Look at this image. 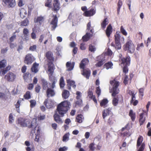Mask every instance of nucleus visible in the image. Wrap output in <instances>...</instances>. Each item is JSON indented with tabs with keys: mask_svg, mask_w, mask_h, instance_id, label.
Here are the masks:
<instances>
[{
	"mask_svg": "<svg viewBox=\"0 0 151 151\" xmlns=\"http://www.w3.org/2000/svg\"><path fill=\"white\" fill-rule=\"evenodd\" d=\"M130 58L129 56L121 58V64L123 66H129L130 63Z\"/></svg>",
	"mask_w": 151,
	"mask_h": 151,
	"instance_id": "1a4fd4ad",
	"label": "nucleus"
},
{
	"mask_svg": "<svg viewBox=\"0 0 151 151\" xmlns=\"http://www.w3.org/2000/svg\"><path fill=\"white\" fill-rule=\"evenodd\" d=\"M51 2V0H47L45 4V6L49 7L50 6V4Z\"/></svg>",
	"mask_w": 151,
	"mask_h": 151,
	"instance_id": "69168bd1",
	"label": "nucleus"
},
{
	"mask_svg": "<svg viewBox=\"0 0 151 151\" xmlns=\"http://www.w3.org/2000/svg\"><path fill=\"white\" fill-rule=\"evenodd\" d=\"M120 31L121 33L124 36H127V33L126 30L124 29L123 26H121L120 28Z\"/></svg>",
	"mask_w": 151,
	"mask_h": 151,
	"instance_id": "a18cd8bd",
	"label": "nucleus"
},
{
	"mask_svg": "<svg viewBox=\"0 0 151 151\" xmlns=\"http://www.w3.org/2000/svg\"><path fill=\"white\" fill-rule=\"evenodd\" d=\"M53 80L52 81V87L53 88H55V84L56 82L57 81V80L56 78H53Z\"/></svg>",
	"mask_w": 151,
	"mask_h": 151,
	"instance_id": "e2e57ef3",
	"label": "nucleus"
},
{
	"mask_svg": "<svg viewBox=\"0 0 151 151\" xmlns=\"http://www.w3.org/2000/svg\"><path fill=\"white\" fill-rule=\"evenodd\" d=\"M26 12V10L24 9H21L20 10V15L22 18L25 17V14H24V13Z\"/></svg>",
	"mask_w": 151,
	"mask_h": 151,
	"instance_id": "58836bf2",
	"label": "nucleus"
},
{
	"mask_svg": "<svg viewBox=\"0 0 151 151\" xmlns=\"http://www.w3.org/2000/svg\"><path fill=\"white\" fill-rule=\"evenodd\" d=\"M95 144L94 142L91 143L89 146V148L90 150L94 151L95 150V147L94 146Z\"/></svg>",
	"mask_w": 151,
	"mask_h": 151,
	"instance_id": "de8ad7c7",
	"label": "nucleus"
},
{
	"mask_svg": "<svg viewBox=\"0 0 151 151\" xmlns=\"http://www.w3.org/2000/svg\"><path fill=\"white\" fill-rule=\"evenodd\" d=\"M124 49L128 52L133 53L134 52L135 47L132 41L130 40L128 41L124 45Z\"/></svg>",
	"mask_w": 151,
	"mask_h": 151,
	"instance_id": "39448f33",
	"label": "nucleus"
},
{
	"mask_svg": "<svg viewBox=\"0 0 151 151\" xmlns=\"http://www.w3.org/2000/svg\"><path fill=\"white\" fill-rule=\"evenodd\" d=\"M109 23V20L108 18H105L101 24V28L103 29H104Z\"/></svg>",
	"mask_w": 151,
	"mask_h": 151,
	"instance_id": "4be33fe9",
	"label": "nucleus"
},
{
	"mask_svg": "<svg viewBox=\"0 0 151 151\" xmlns=\"http://www.w3.org/2000/svg\"><path fill=\"white\" fill-rule=\"evenodd\" d=\"M29 22V21L27 18L22 21L21 22V26H26L28 25Z\"/></svg>",
	"mask_w": 151,
	"mask_h": 151,
	"instance_id": "c9c22d12",
	"label": "nucleus"
},
{
	"mask_svg": "<svg viewBox=\"0 0 151 151\" xmlns=\"http://www.w3.org/2000/svg\"><path fill=\"white\" fill-rule=\"evenodd\" d=\"M36 131H37L36 133H35L36 138L35 139V141L37 142H38L39 141V137L38 135H39V133L40 132V130L38 127H35L32 129L31 131V133L32 134L35 133H36Z\"/></svg>",
	"mask_w": 151,
	"mask_h": 151,
	"instance_id": "4468645a",
	"label": "nucleus"
},
{
	"mask_svg": "<svg viewBox=\"0 0 151 151\" xmlns=\"http://www.w3.org/2000/svg\"><path fill=\"white\" fill-rule=\"evenodd\" d=\"M35 30V28H33L32 29L33 32L31 34V36L32 38L33 39H35L36 38V35L34 32Z\"/></svg>",
	"mask_w": 151,
	"mask_h": 151,
	"instance_id": "3c124183",
	"label": "nucleus"
},
{
	"mask_svg": "<svg viewBox=\"0 0 151 151\" xmlns=\"http://www.w3.org/2000/svg\"><path fill=\"white\" fill-rule=\"evenodd\" d=\"M18 122L22 127H28L29 128H35L37 127L36 119H33L30 124V120L28 119H24L22 118H19L18 119Z\"/></svg>",
	"mask_w": 151,
	"mask_h": 151,
	"instance_id": "20e7f679",
	"label": "nucleus"
},
{
	"mask_svg": "<svg viewBox=\"0 0 151 151\" xmlns=\"http://www.w3.org/2000/svg\"><path fill=\"white\" fill-rule=\"evenodd\" d=\"M112 32V28L111 24H109L107 26L106 31V36L109 37Z\"/></svg>",
	"mask_w": 151,
	"mask_h": 151,
	"instance_id": "412c9836",
	"label": "nucleus"
},
{
	"mask_svg": "<svg viewBox=\"0 0 151 151\" xmlns=\"http://www.w3.org/2000/svg\"><path fill=\"white\" fill-rule=\"evenodd\" d=\"M14 121L13 116L12 114H10L9 116V122L10 123H12Z\"/></svg>",
	"mask_w": 151,
	"mask_h": 151,
	"instance_id": "bf43d9fd",
	"label": "nucleus"
},
{
	"mask_svg": "<svg viewBox=\"0 0 151 151\" xmlns=\"http://www.w3.org/2000/svg\"><path fill=\"white\" fill-rule=\"evenodd\" d=\"M6 61L5 60H3L1 61H0V68L4 67L6 65Z\"/></svg>",
	"mask_w": 151,
	"mask_h": 151,
	"instance_id": "c03bdc74",
	"label": "nucleus"
},
{
	"mask_svg": "<svg viewBox=\"0 0 151 151\" xmlns=\"http://www.w3.org/2000/svg\"><path fill=\"white\" fill-rule=\"evenodd\" d=\"M108 102V101L106 99H104L102 100L100 103V106L102 107H105L106 105Z\"/></svg>",
	"mask_w": 151,
	"mask_h": 151,
	"instance_id": "7c9ffc66",
	"label": "nucleus"
},
{
	"mask_svg": "<svg viewBox=\"0 0 151 151\" xmlns=\"http://www.w3.org/2000/svg\"><path fill=\"white\" fill-rule=\"evenodd\" d=\"M96 50V47L95 46L92 45H89L88 50L91 52H94Z\"/></svg>",
	"mask_w": 151,
	"mask_h": 151,
	"instance_id": "ea45409f",
	"label": "nucleus"
},
{
	"mask_svg": "<svg viewBox=\"0 0 151 151\" xmlns=\"http://www.w3.org/2000/svg\"><path fill=\"white\" fill-rule=\"evenodd\" d=\"M115 121V120L114 117L113 116H112L109 118L108 122L110 124H112L114 123Z\"/></svg>",
	"mask_w": 151,
	"mask_h": 151,
	"instance_id": "4c0bfd02",
	"label": "nucleus"
},
{
	"mask_svg": "<svg viewBox=\"0 0 151 151\" xmlns=\"http://www.w3.org/2000/svg\"><path fill=\"white\" fill-rule=\"evenodd\" d=\"M128 126V124H127L121 129L122 132L121 133V135L123 137H129L131 135L129 129H127Z\"/></svg>",
	"mask_w": 151,
	"mask_h": 151,
	"instance_id": "9d476101",
	"label": "nucleus"
},
{
	"mask_svg": "<svg viewBox=\"0 0 151 151\" xmlns=\"http://www.w3.org/2000/svg\"><path fill=\"white\" fill-rule=\"evenodd\" d=\"M24 97L26 99H28L30 98L31 96L30 92L29 91L27 92L25 94L24 96Z\"/></svg>",
	"mask_w": 151,
	"mask_h": 151,
	"instance_id": "864d4df0",
	"label": "nucleus"
},
{
	"mask_svg": "<svg viewBox=\"0 0 151 151\" xmlns=\"http://www.w3.org/2000/svg\"><path fill=\"white\" fill-rule=\"evenodd\" d=\"M16 75L13 73L9 72L5 76V78L9 82L13 81L15 79Z\"/></svg>",
	"mask_w": 151,
	"mask_h": 151,
	"instance_id": "ddd939ff",
	"label": "nucleus"
},
{
	"mask_svg": "<svg viewBox=\"0 0 151 151\" xmlns=\"http://www.w3.org/2000/svg\"><path fill=\"white\" fill-rule=\"evenodd\" d=\"M36 45H34L30 47L29 50L32 51H34L36 50Z\"/></svg>",
	"mask_w": 151,
	"mask_h": 151,
	"instance_id": "680f3d73",
	"label": "nucleus"
},
{
	"mask_svg": "<svg viewBox=\"0 0 151 151\" xmlns=\"http://www.w3.org/2000/svg\"><path fill=\"white\" fill-rule=\"evenodd\" d=\"M38 64L36 63H34L33 65L32 68H31V71L35 73H37L38 71Z\"/></svg>",
	"mask_w": 151,
	"mask_h": 151,
	"instance_id": "393cba45",
	"label": "nucleus"
},
{
	"mask_svg": "<svg viewBox=\"0 0 151 151\" xmlns=\"http://www.w3.org/2000/svg\"><path fill=\"white\" fill-rule=\"evenodd\" d=\"M75 63L74 62L68 61L67 62V70L70 71L73 70L74 68Z\"/></svg>",
	"mask_w": 151,
	"mask_h": 151,
	"instance_id": "a211bd4d",
	"label": "nucleus"
},
{
	"mask_svg": "<svg viewBox=\"0 0 151 151\" xmlns=\"http://www.w3.org/2000/svg\"><path fill=\"white\" fill-rule=\"evenodd\" d=\"M57 111L55 112V113L54 116L55 121L58 123H61L62 121L58 115L59 114L61 116H63L64 114L66 112V101H65L62 102L58 105L57 107Z\"/></svg>",
	"mask_w": 151,
	"mask_h": 151,
	"instance_id": "f03ea898",
	"label": "nucleus"
},
{
	"mask_svg": "<svg viewBox=\"0 0 151 151\" xmlns=\"http://www.w3.org/2000/svg\"><path fill=\"white\" fill-rule=\"evenodd\" d=\"M101 90L100 87L98 86L96 88V93L97 94L98 97H99L101 94Z\"/></svg>",
	"mask_w": 151,
	"mask_h": 151,
	"instance_id": "37998d69",
	"label": "nucleus"
},
{
	"mask_svg": "<svg viewBox=\"0 0 151 151\" xmlns=\"http://www.w3.org/2000/svg\"><path fill=\"white\" fill-rule=\"evenodd\" d=\"M46 56L47 59L49 60L50 61L48 63V73L49 74L50 78H52V77L54 68V65L52 63L53 60V58L52 57V54L51 51L47 52L46 54Z\"/></svg>",
	"mask_w": 151,
	"mask_h": 151,
	"instance_id": "7ed1b4c3",
	"label": "nucleus"
},
{
	"mask_svg": "<svg viewBox=\"0 0 151 151\" xmlns=\"http://www.w3.org/2000/svg\"><path fill=\"white\" fill-rule=\"evenodd\" d=\"M88 63L89 60L88 59L84 58L83 59L80 64L79 67L81 69H83Z\"/></svg>",
	"mask_w": 151,
	"mask_h": 151,
	"instance_id": "6ab92c4d",
	"label": "nucleus"
},
{
	"mask_svg": "<svg viewBox=\"0 0 151 151\" xmlns=\"http://www.w3.org/2000/svg\"><path fill=\"white\" fill-rule=\"evenodd\" d=\"M143 141V138L141 136H139L137 141V148L139 147L137 151H143L145 149V145L144 143H142Z\"/></svg>",
	"mask_w": 151,
	"mask_h": 151,
	"instance_id": "423d86ee",
	"label": "nucleus"
},
{
	"mask_svg": "<svg viewBox=\"0 0 151 151\" xmlns=\"http://www.w3.org/2000/svg\"><path fill=\"white\" fill-rule=\"evenodd\" d=\"M128 80L129 79L127 75H125L124 76V80L123 81V83L125 85L127 84Z\"/></svg>",
	"mask_w": 151,
	"mask_h": 151,
	"instance_id": "8fccbe9b",
	"label": "nucleus"
},
{
	"mask_svg": "<svg viewBox=\"0 0 151 151\" xmlns=\"http://www.w3.org/2000/svg\"><path fill=\"white\" fill-rule=\"evenodd\" d=\"M48 99H46L44 102V104L45 105L46 107L48 109L51 108L53 106V102L52 100H50L47 102Z\"/></svg>",
	"mask_w": 151,
	"mask_h": 151,
	"instance_id": "aec40b11",
	"label": "nucleus"
},
{
	"mask_svg": "<svg viewBox=\"0 0 151 151\" xmlns=\"http://www.w3.org/2000/svg\"><path fill=\"white\" fill-rule=\"evenodd\" d=\"M34 57L31 54H27L25 56L24 63L26 64L29 65L31 64L35 60Z\"/></svg>",
	"mask_w": 151,
	"mask_h": 151,
	"instance_id": "0eeeda50",
	"label": "nucleus"
},
{
	"mask_svg": "<svg viewBox=\"0 0 151 151\" xmlns=\"http://www.w3.org/2000/svg\"><path fill=\"white\" fill-rule=\"evenodd\" d=\"M145 120V114L144 112H142L139 115V122L140 126L143 125L144 124Z\"/></svg>",
	"mask_w": 151,
	"mask_h": 151,
	"instance_id": "2eb2a0df",
	"label": "nucleus"
},
{
	"mask_svg": "<svg viewBox=\"0 0 151 151\" xmlns=\"http://www.w3.org/2000/svg\"><path fill=\"white\" fill-rule=\"evenodd\" d=\"M30 106L31 108H33L35 106L36 104V101L35 100H32L30 101Z\"/></svg>",
	"mask_w": 151,
	"mask_h": 151,
	"instance_id": "09e8293b",
	"label": "nucleus"
},
{
	"mask_svg": "<svg viewBox=\"0 0 151 151\" xmlns=\"http://www.w3.org/2000/svg\"><path fill=\"white\" fill-rule=\"evenodd\" d=\"M112 52L111 50L109 48H108L107 50V51L106 52V54L108 55L111 56L112 55Z\"/></svg>",
	"mask_w": 151,
	"mask_h": 151,
	"instance_id": "774afa93",
	"label": "nucleus"
},
{
	"mask_svg": "<svg viewBox=\"0 0 151 151\" xmlns=\"http://www.w3.org/2000/svg\"><path fill=\"white\" fill-rule=\"evenodd\" d=\"M8 71L5 69H4L1 70L0 72L1 74L2 75H4Z\"/></svg>",
	"mask_w": 151,
	"mask_h": 151,
	"instance_id": "338daca9",
	"label": "nucleus"
},
{
	"mask_svg": "<svg viewBox=\"0 0 151 151\" xmlns=\"http://www.w3.org/2000/svg\"><path fill=\"white\" fill-rule=\"evenodd\" d=\"M47 93L48 97H49L50 96H53L55 94L54 90L50 88L47 89Z\"/></svg>",
	"mask_w": 151,
	"mask_h": 151,
	"instance_id": "c756f323",
	"label": "nucleus"
},
{
	"mask_svg": "<svg viewBox=\"0 0 151 151\" xmlns=\"http://www.w3.org/2000/svg\"><path fill=\"white\" fill-rule=\"evenodd\" d=\"M75 103L76 105L80 106L82 104V100L81 99L77 100Z\"/></svg>",
	"mask_w": 151,
	"mask_h": 151,
	"instance_id": "6e6d98bb",
	"label": "nucleus"
},
{
	"mask_svg": "<svg viewBox=\"0 0 151 151\" xmlns=\"http://www.w3.org/2000/svg\"><path fill=\"white\" fill-rule=\"evenodd\" d=\"M88 96L89 98L90 99H92V97L94 96L93 92L91 89L89 88L88 91Z\"/></svg>",
	"mask_w": 151,
	"mask_h": 151,
	"instance_id": "e433bc0d",
	"label": "nucleus"
},
{
	"mask_svg": "<svg viewBox=\"0 0 151 151\" xmlns=\"http://www.w3.org/2000/svg\"><path fill=\"white\" fill-rule=\"evenodd\" d=\"M83 116L81 114H78L76 117L77 122L79 123H81Z\"/></svg>",
	"mask_w": 151,
	"mask_h": 151,
	"instance_id": "f704fd0d",
	"label": "nucleus"
},
{
	"mask_svg": "<svg viewBox=\"0 0 151 151\" xmlns=\"http://www.w3.org/2000/svg\"><path fill=\"white\" fill-rule=\"evenodd\" d=\"M111 112V109L108 108L105 109L103 112L102 117L103 119H105V117L109 114Z\"/></svg>",
	"mask_w": 151,
	"mask_h": 151,
	"instance_id": "c85d7f7f",
	"label": "nucleus"
},
{
	"mask_svg": "<svg viewBox=\"0 0 151 151\" xmlns=\"http://www.w3.org/2000/svg\"><path fill=\"white\" fill-rule=\"evenodd\" d=\"M138 103V101L137 100H133L132 102V99L130 101V103L131 104H132L134 106H135L137 105Z\"/></svg>",
	"mask_w": 151,
	"mask_h": 151,
	"instance_id": "052dcab7",
	"label": "nucleus"
},
{
	"mask_svg": "<svg viewBox=\"0 0 151 151\" xmlns=\"http://www.w3.org/2000/svg\"><path fill=\"white\" fill-rule=\"evenodd\" d=\"M114 39L115 43V48L117 49H120L121 47L120 41V35L118 32H116L114 35Z\"/></svg>",
	"mask_w": 151,
	"mask_h": 151,
	"instance_id": "6e6552de",
	"label": "nucleus"
},
{
	"mask_svg": "<svg viewBox=\"0 0 151 151\" xmlns=\"http://www.w3.org/2000/svg\"><path fill=\"white\" fill-rule=\"evenodd\" d=\"M124 66V67L123 68V72L125 74L127 73L128 72V66Z\"/></svg>",
	"mask_w": 151,
	"mask_h": 151,
	"instance_id": "603ef678",
	"label": "nucleus"
},
{
	"mask_svg": "<svg viewBox=\"0 0 151 151\" xmlns=\"http://www.w3.org/2000/svg\"><path fill=\"white\" fill-rule=\"evenodd\" d=\"M82 69L81 74L86 79H88L91 75V71L88 68L85 69L84 68Z\"/></svg>",
	"mask_w": 151,
	"mask_h": 151,
	"instance_id": "f8f14e48",
	"label": "nucleus"
},
{
	"mask_svg": "<svg viewBox=\"0 0 151 151\" xmlns=\"http://www.w3.org/2000/svg\"><path fill=\"white\" fill-rule=\"evenodd\" d=\"M96 13V10L93 8L84 12L83 15L86 17H90Z\"/></svg>",
	"mask_w": 151,
	"mask_h": 151,
	"instance_id": "9b49d317",
	"label": "nucleus"
},
{
	"mask_svg": "<svg viewBox=\"0 0 151 151\" xmlns=\"http://www.w3.org/2000/svg\"><path fill=\"white\" fill-rule=\"evenodd\" d=\"M103 64V62L101 60L98 62V63L96 64L95 65L96 67H100Z\"/></svg>",
	"mask_w": 151,
	"mask_h": 151,
	"instance_id": "13d9d810",
	"label": "nucleus"
},
{
	"mask_svg": "<svg viewBox=\"0 0 151 151\" xmlns=\"http://www.w3.org/2000/svg\"><path fill=\"white\" fill-rule=\"evenodd\" d=\"M29 32V30L27 28L24 29L23 33L25 37H27L28 35Z\"/></svg>",
	"mask_w": 151,
	"mask_h": 151,
	"instance_id": "4d7b16f0",
	"label": "nucleus"
},
{
	"mask_svg": "<svg viewBox=\"0 0 151 151\" xmlns=\"http://www.w3.org/2000/svg\"><path fill=\"white\" fill-rule=\"evenodd\" d=\"M92 36V34H90L89 33H87L82 38V40L84 42L87 41L89 40L90 37H91Z\"/></svg>",
	"mask_w": 151,
	"mask_h": 151,
	"instance_id": "a878e982",
	"label": "nucleus"
},
{
	"mask_svg": "<svg viewBox=\"0 0 151 151\" xmlns=\"http://www.w3.org/2000/svg\"><path fill=\"white\" fill-rule=\"evenodd\" d=\"M44 17L41 16L37 17L36 22H39L40 24H41L44 21Z\"/></svg>",
	"mask_w": 151,
	"mask_h": 151,
	"instance_id": "79ce46f5",
	"label": "nucleus"
},
{
	"mask_svg": "<svg viewBox=\"0 0 151 151\" xmlns=\"http://www.w3.org/2000/svg\"><path fill=\"white\" fill-rule=\"evenodd\" d=\"M76 94L77 95V96L76 97V99L77 100L81 99V93L80 91H77L76 93Z\"/></svg>",
	"mask_w": 151,
	"mask_h": 151,
	"instance_id": "49530a36",
	"label": "nucleus"
},
{
	"mask_svg": "<svg viewBox=\"0 0 151 151\" xmlns=\"http://www.w3.org/2000/svg\"><path fill=\"white\" fill-rule=\"evenodd\" d=\"M41 82L43 89H46L48 87V83L47 81L45 80L42 79L41 80Z\"/></svg>",
	"mask_w": 151,
	"mask_h": 151,
	"instance_id": "473e14b6",
	"label": "nucleus"
},
{
	"mask_svg": "<svg viewBox=\"0 0 151 151\" xmlns=\"http://www.w3.org/2000/svg\"><path fill=\"white\" fill-rule=\"evenodd\" d=\"M122 5V1L121 0H119L117 4L118 8L117 9V12L118 13H119V12L120 9Z\"/></svg>",
	"mask_w": 151,
	"mask_h": 151,
	"instance_id": "a19ab883",
	"label": "nucleus"
},
{
	"mask_svg": "<svg viewBox=\"0 0 151 151\" xmlns=\"http://www.w3.org/2000/svg\"><path fill=\"white\" fill-rule=\"evenodd\" d=\"M3 1L9 7H13L15 5V0H3Z\"/></svg>",
	"mask_w": 151,
	"mask_h": 151,
	"instance_id": "dca6fc26",
	"label": "nucleus"
},
{
	"mask_svg": "<svg viewBox=\"0 0 151 151\" xmlns=\"http://www.w3.org/2000/svg\"><path fill=\"white\" fill-rule=\"evenodd\" d=\"M110 84L112 86V96L114 97L112 100V104L114 106H116L118 102L119 98L116 95L119 92L118 87L119 85V82L114 79L113 80L110 81Z\"/></svg>",
	"mask_w": 151,
	"mask_h": 151,
	"instance_id": "f257e3e1",
	"label": "nucleus"
},
{
	"mask_svg": "<svg viewBox=\"0 0 151 151\" xmlns=\"http://www.w3.org/2000/svg\"><path fill=\"white\" fill-rule=\"evenodd\" d=\"M144 47L143 44V43H141L140 44H139L137 45V47L136 48V49L137 50H139L140 49H141L142 48Z\"/></svg>",
	"mask_w": 151,
	"mask_h": 151,
	"instance_id": "5fc2aeb1",
	"label": "nucleus"
},
{
	"mask_svg": "<svg viewBox=\"0 0 151 151\" xmlns=\"http://www.w3.org/2000/svg\"><path fill=\"white\" fill-rule=\"evenodd\" d=\"M130 96H131L132 101V102L133 100L135 99V94L136 93H135L134 91H132L129 90L128 92Z\"/></svg>",
	"mask_w": 151,
	"mask_h": 151,
	"instance_id": "2f4dec72",
	"label": "nucleus"
},
{
	"mask_svg": "<svg viewBox=\"0 0 151 151\" xmlns=\"http://www.w3.org/2000/svg\"><path fill=\"white\" fill-rule=\"evenodd\" d=\"M80 49L82 50H85L86 49L85 44L83 43L81 44L80 45Z\"/></svg>",
	"mask_w": 151,
	"mask_h": 151,
	"instance_id": "0e129e2a",
	"label": "nucleus"
},
{
	"mask_svg": "<svg viewBox=\"0 0 151 151\" xmlns=\"http://www.w3.org/2000/svg\"><path fill=\"white\" fill-rule=\"evenodd\" d=\"M67 83H68V89L69 90L71 89V86L74 88H75L76 87V86L75 84V82L74 81L68 80H67Z\"/></svg>",
	"mask_w": 151,
	"mask_h": 151,
	"instance_id": "5701e85b",
	"label": "nucleus"
},
{
	"mask_svg": "<svg viewBox=\"0 0 151 151\" xmlns=\"http://www.w3.org/2000/svg\"><path fill=\"white\" fill-rule=\"evenodd\" d=\"M113 65V63L111 61H109L105 63L104 64V68H106L107 70H108L110 68H112Z\"/></svg>",
	"mask_w": 151,
	"mask_h": 151,
	"instance_id": "bb28decb",
	"label": "nucleus"
},
{
	"mask_svg": "<svg viewBox=\"0 0 151 151\" xmlns=\"http://www.w3.org/2000/svg\"><path fill=\"white\" fill-rule=\"evenodd\" d=\"M65 85L63 78L62 77L60 80V88H63Z\"/></svg>",
	"mask_w": 151,
	"mask_h": 151,
	"instance_id": "72a5a7b5",
	"label": "nucleus"
},
{
	"mask_svg": "<svg viewBox=\"0 0 151 151\" xmlns=\"http://www.w3.org/2000/svg\"><path fill=\"white\" fill-rule=\"evenodd\" d=\"M53 3L54 10L55 11L58 10L59 9V4L58 0H54Z\"/></svg>",
	"mask_w": 151,
	"mask_h": 151,
	"instance_id": "cd10ccee",
	"label": "nucleus"
},
{
	"mask_svg": "<svg viewBox=\"0 0 151 151\" xmlns=\"http://www.w3.org/2000/svg\"><path fill=\"white\" fill-rule=\"evenodd\" d=\"M58 18L56 15L54 16L52 19L51 24L52 25V28L53 30H54L57 26Z\"/></svg>",
	"mask_w": 151,
	"mask_h": 151,
	"instance_id": "f3484780",
	"label": "nucleus"
},
{
	"mask_svg": "<svg viewBox=\"0 0 151 151\" xmlns=\"http://www.w3.org/2000/svg\"><path fill=\"white\" fill-rule=\"evenodd\" d=\"M129 115L132 121L134 122L136 117L135 113L132 110L130 109L129 111Z\"/></svg>",
	"mask_w": 151,
	"mask_h": 151,
	"instance_id": "b1692460",
	"label": "nucleus"
}]
</instances>
